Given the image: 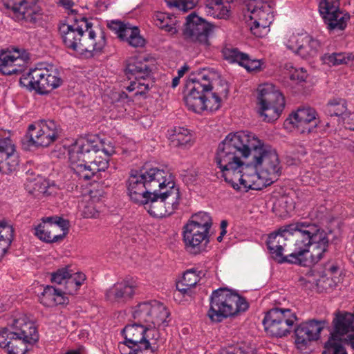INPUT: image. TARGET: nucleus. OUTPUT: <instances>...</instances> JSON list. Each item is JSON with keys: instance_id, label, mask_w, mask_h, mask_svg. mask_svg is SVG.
I'll return each instance as SVG.
<instances>
[{"instance_id": "0e129e2a", "label": "nucleus", "mask_w": 354, "mask_h": 354, "mask_svg": "<svg viewBox=\"0 0 354 354\" xmlns=\"http://www.w3.org/2000/svg\"><path fill=\"white\" fill-rule=\"evenodd\" d=\"M189 69V67L187 65L185 64L183 65L182 67H180L177 73H178V77H179L180 78H181L184 75L185 73L188 71Z\"/></svg>"}, {"instance_id": "f03ea898", "label": "nucleus", "mask_w": 354, "mask_h": 354, "mask_svg": "<svg viewBox=\"0 0 354 354\" xmlns=\"http://www.w3.org/2000/svg\"><path fill=\"white\" fill-rule=\"evenodd\" d=\"M330 232L307 222L286 225L271 233L267 240L272 257L280 263L309 266L328 252Z\"/></svg>"}, {"instance_id": "72a5a7b5", "label": "nucleus", "mask_w": 354, "mask_h": 354, "mask_svg": "<svg viewBox=\"0 0 354 354\" xmlns=\"http://www.w3.org/2000/svg\"><path fill=\"white\" fill-rule=\"evenodd\" d=\"M204 274L203 271L196 268L187 270L184 272L181 281L177 283V290L183 294L188 293L189 289L194 287Z\"/></svg>"}, {"instance_id": "2f4dec72", "label": "nucleus", "mask_w": 354, "mask_h": 354, "mask_svg": "<svg viewBox=\"0 0 354 354\" xmlns=\"http://www.w3.org/2000/svg\"><path fill=\"white\" fill-rule=\"evenodd\" d=\"M39 301L46 307H53L67 304L68 299L62 288L47 286L39 296Z\"/></svg>"}, {"instance_id": "603ef678", "label": "nucleus", "mask_w": 354, "mask_h": 354, "mask_svg": "<svg viewBox=\"0 0 354 354\" xmlns=\"http://www.w3.org/2000/svg\"><path fill=\"white\" fill-rule=\"evenodd\" d=\"M311 158H313V164L318 167H323L325 166L328 156L323 151L314 150L311 153Z\"/></svg>"}, {"instance_id": "bb28decb", "label": "nucleus", "mask_w": 354, "mask_h": 354, "mask_svg": "<svg viewBox=\"0 0 354 354\" xmlns=\"http://www.w3.org/2000/svg\"><path fill=\"white\" fill-rule=\"evenodd\" d=\"M287 120L301 133L312 132L319 122L317 111L311 107L298 109Z\"/></svg>"}, {"instance_id": "58836bf2", "label": "nucleus", "mask_w": 354, "mask_h": 354, "mask_svg": "<svg viewBox=\"0 0 354 354\" xmlns=\"http://www.w3.org/2000/svg\"><path fill=\"white\" fill-rule=\"evenodd\" d=\"M295 203L292 198L289 196H281L274 203L273 210L278 216L286 217L295 209Z\"/></svg>"}, {"instance_id": "423d86ee", "label": "nucleus", "mask_w": 354, "mask_h": 354, "mask_svg": "<svg viewBox=\"0 0 354 354\" xmlns=\"http://www.w3.org/2000/svg\"><path fill=\"white\" fill-rule=\"evenodd\" d=\"M173 176L165 169L143 167L133 170L127 181V191L131 200L139 204L151 192L173 186Z\"/></svg>"}, {"instance_id": "3c124183", "label": "nucleus", "mask_w": 354, "mask_h": 354, "mask_svg": "<svg viewBox=\"0 0 354 354\" xmlns=\"http://www.w3.org/2000/svg\"><path fill=\"white\" fill-rule=\"evenodd\" d=\"M223 0H206L205 5V12L214 17H216L218 9L222 3Z\"/></svg>"}, {"instance_id": "6e6552de", "label": "nucleus", "mask_w": 354, "mask_h": 354, "mask_svg": "<svg viewBox=\"0 0 354 354\" xmlns=\"http://www.w3.org/2000/svg\"><path fill=\"white\" fill-rule=\"evenodd\" d=\"M212 225V218L207 212H199L190 217L183 229V242L189 252L197 254L205 250Z\"/></svg>"}, {"instance_id": "bf43d9fd", "label": "nucleus", "mask_w": 354, "mask_h": 354, "mask_svg": "<svg viewBox=\"0 0 354 354\" xmlns=\"http://www.w3.org/2000/svg\"><path fill=\"white\" fill-rule=\"evenodd\" d=\"M66 354H87L84 347L80 346L75 349H71L66 353Z\"/></svg>"}, {"instance_id": "4be33fe9", "label": "nucleus", "mask_w": 354, "mask_h": 354, "mask_svg": "<svg viewBox=\"0 0 354 354\" xmlns=\"http://www.w3.org/2000/svg\"><path fill=\"white\" fill-rule=\"evenodd\" d=\"M319 12L329 30H344L350 16L339 10L337 0H320Z\"/></svg>"}, {"instance_id": "1a4fd4ad", "label": "nucleus", "mask_w": 354, "mask_h": 354, "mask_svg": "<svg viewBox=\"0 0 354 354\" xmlns=\"http://www.w3.org/2000/svg\"><path fill=\"white\" fill-rule=\"evenodd\" d=\"M334 332L324 344L322 354H347L342 339L354 351V314L339 313L333 320Z\"/></svg>"}, {"instance_id": "f8f14e48", "label": "nucleus", "mask_w": 354, "mask_h": 354, "mask_svg": "<svg viewBox=\"0 0 354 354\" xmlns=\"http://www.w3.org/2000/svg\"><path fill=\"white\" fill-rule=\"evenodd\" d=\"M257 92V113L266 122L277 120L285 106V100L282 93L271 83L260 84Z\"/></svg>"}, {"instance_id": "6e6d98bb", "label": "nucleus", "mask_w": 354, "mask_h": 354, "mask_svg": "<svg viewBox=\"0 0 354 354\" xmlns=\"http://www.w3.org/2000/svg\"><path fill=\"white\" fill-rule=\"evenodd\" d=\"M324 272L327 275L336 277L337 279L340 280L341 271L339 266L336 263H330L325 268Z\"/></svg>"}, {"instance_id": "7ed1b4c3", "label": "nucleus", "mask_w": 354, "mask_h": 354, "mask_svg": "<svg viewBox=\"0 0 354 354\" xmlns=\"http://www.w3.org/2000/svg\"><path fill=\"white\" fill-rule=\"evenodd\" d=\"M229 91L227 82L213 68H203L187 82L184 101L187 109L194 113L214 112L219 109L221 97Z\"/></svg>"}, {"instance_id": "e2e57ef3", "label": "nucleus", "mask_w": 354, "mask_h": 354, "mask_svg": "<svg viewBox=\"0 0 354 354\" xmlns=\"http://www.w3.org/2000/svg\"><path fill=\"white\" fill-rule=\"evenodd\" d=\"M221 354H245L241 348H234L233 349L223 352Z\"/></svg>"}, {"instance_id": "c85d7f7f", "label": "nucleus", "mask_w": 354, "mask_h": 354, "mask_svg": "<svg viewBox=\"0 0 354 354\" xmlns=\"http://www.w3.org/2000/svg\"><path fill=\"white\" fill-rule=\"evenodd\" d=\"M108 27L117 35L120 39L126 41L133 47H142L145 44V40L140 35L137 26L119 21H111L108 24Z\"/></svg>"}, {"instance_id": "ea45409f", "label": "nucleus", "mask_w": 354, "mask_h": 354, "mask_svg": "<svg viewBox=\"0 0 354 354\" xmlns=\"http://www.w3.org/2000/svg\"><path fill=\"white\" fill-rule=\"evenodd\" d=\"M306 32H295L286 35L284 44L288 49L297 55L304 42H307Z\"/></svg>"}, {"instance_id": "774afa93", "label": "nucleus", "mask_w": 354, "mask_h": 354, "mask_svg": "<svg viewBox=\"0 0 354 354\" xmlns=\"http://www.w3.org/2000/svg\"><path fill=\"white\" fill-rule=\"evenodd\" d=\"M180 79V78L178 76L173 78V80H172V87L173 88L176 87L179 84Z\"/></svg>"}, {"instance_id": "a19ab883", "label": "nucleus", "mask_w": 354, "mask_h": 354, "mask_svg": "<svg viewBox=\"0 0 354 354\" xmlns=\"http://www.w3.org/2000/svg\"><path fill=\"white\" fill-rule=\"evenodd\" d=\"M307 42H304L301 46L297 55L303 58L313 57L317 55L320 48L319 41L312 36L306 34Z\"/></svg>"}, {"instance_id": "de8ad7c7", "label": "nucleus", "mask_w": 354, "mask_h": 354, "mask_svg": "<svg viewBox=\"0 0 354 354\" xmlns=\"http://www.w3.org/2000/svg\"><path fill=\"white\" fill-rule=\"evenodd\" d=\"M72 270L68 266L59 268L51 274V281L54 283L63 285L64 286Z\"/></svg>"}, {"instance_id": "39448f33", "label": "nucleus", "mask_w": 354, "mask_h": 354, "mask_svg": "<svg viewBox=\"0 0 354 354\" xmlns=\"http://www.w3.org/2000/svg\"><path fill=\"white\" fill-rule=\"evenodd\" d=\"M38 339L33 319L23 313H15L0 330V347L8 354H25Z\"/></svg>"}, {"instance_id": "5701e85b", "label": "nucleus", "mask_w": 354, "mask_h": 354, "mask_svg": "<svg viewBox=\"0 0 354 354\" xmlns=\"http://www.w3.org/2000/svg\"><path fill=\"white\" fill-rule=\"evenodd\" d=\"M5 6L10 10L18 21L35 22L42 15L37 0H3Z\"/></svg>"}, {"instance_id": "2eb2a0df", "label": "nucleus", "mask_w": 354, "mask_h": 354, "mask_svg": "<svg viewBox=\"0 0 354 354\" xmlns=\"http://www.w3.org/2000/svg\"><path fill=\"white\" fill-rule=\"evenodd\" d=\"M141 323L127 325L122 330V335L133 346H139L144 352L152 354L160 340V332Z\"/></svg>"}, {"instance_id": "b1692460", "label": "nucleus", "mask_w": 354, "mask_h": 354, "mask_svg": "<svg viewBox=\"0 0 354 354\" xmlns=\"http://www.w3.org/2000/svg\"><path fill=\"white\" fill-rule=\"evenodd\" d=\"M10 136L9 131L0 129V172L2 174L11 173L19 164L15 145Z\"/></svg>"}, {"instance_id": "052dcab7", "label": "nucleus", "mask_w": 354, "mask_h": 354, "mask_svg": "<svg viewBox=\"0 0 354 354\" xmlns=\"http://www.w3.org/2000/svg\"><path fill=\"white\" fill-rule=\"evenodd\" d=\"M227 222L225 220H223L221 222V232L220 236H224L227 233Z\"/></svg>"}, {"instance_id": "4d7b16f0", "label": "nucleus", "mask_w": 354, "mask_h": 354, "mask_svg": "<svg viewBox=\"0 0 354 354\" xmlns=\"http://www.w3.org/2000/svg\"><path fill=\"white\" fill-rule=\"evenodd\" d=\"M230 6L228 3L222 1L221 6L218 9L215 18L225 19L230 16Z\"/></svg>"}, {"instance_id": "c756f323", "label": "nucleus", "mask_w": 354, "mask_h": 354, "mask_svg": "<svg viewBox=\"0 0 354 354\" xmlns=\"http://www.w3.org/2000/svg\"><path fill=\"white\" fill-rule=\"evenodd\" d=\"M248 20L273 21V8L270 3L263 0H248L245 1Z\"/></svg>"}, {"instance_id": "20e7f679", "label": "nucleus", "mask_w": 354, "mask_h": 354, "mask_svg": "<svg viewBox=\"0 0 354 354\" xmlns=\"http://www.w3.org/2000/svg\"><path fill=\"white\" fill-rule=\"evenodd\" d=\"M100 151L109 156L115 151L111 142L96 136L80 138L68 147L70 166L80 178L90 179L108 167V160L97 156Z\"/></svg>"}, {"instance_id": "aec40b11", "label": "nucleus", "mask_w": 354, "mask_h": 354, "mask_svg": "<svg viewBox=\"0 0 354 354\" xmlns=\"http://www.w3.org/2000/svg\"><path fill=\"white\" fill-rule=\"evenodd\" d=\"M86 27L87 19L84 17L75 19L71 23H61L59 26V32L64 45L77 55Z\"/></svg>"}, {"instance_id": "f704fd0d", "label": "nucleus", "mask_w": 354, "mask_h": 354, "mask_svg": "<svg viewBox=\"0 0 354 354\" xmlns=\"http://www.w3.org/2000/svg\"><path fill=\"white\" fill-rule=\"evenodd\" d=\"M14 239V228L8 221H0V261L10 248Z\"/></svg>"}, {"instance_id": "69168bd1", "label": "nucleus", "mask_w": 354, "mask_h": 354, "mask_svg": "<svg viewBox=\"0 0 354 354\" xmlns=\"http://www.w3.org/2000/svg\"><path fill=\"white\" fill-rule=\"evenodd\" d=\"M59 3L66 8H70L73 5V3L71 0H59Z\"/></svg>"}, {"instance_id": "c9c22d12", "label": "nucleus", "mask_w": 354, "mask_h": 354, "mask_svg": "<svg viewBox=\"0 0 354 354\" xmlns=\"http://www.w3.org/2000/svg\"><path fill=\"white\" fill-rule=\"evenodd\" d=\"M153 21L156 26L169 32L170 35H175L178 32L176 28V19L173 15L157 12L153 16Z\"/></svg>"}, {"instance_id": "9b49d317", "label": "nucleus", "mask_w": 354, "mask_h": 354, "mask_svg": "<svg viewBox=\"0 0 354 354\" xmlns=\"http://www.w3.org/2000/svg\"><path fill=\"white\" fill-rule=\"evenodd\" d=\"M20 84L30 91H35L40 95H46L59 87L62 84V79L57 68L49 65L30 69L20 78Z\"/></svg>"}, {"instance_id": "338daca9", "label": "nucleus", "mask_w": 354, "mask_h": 354, "mask_svg": "<svg viewBox=\"0 0 354 354\" xmlns=\"http://www.w3.org/2000/svg\"><path fill=\"white\" fill-rule=\"evenodd\" d=\"M165 2L169 7H176L178 3V0H165Z\"/></svg>"}, {"instance_id": "a878e982", "label": "nucleus", "mask_w": 354, "mask_h": 354, "mask_svg": "<svg viewBox=\"0 0 354 354\" xmlns=\"http://www.w3.org/2000/svg\"><path fill=\"white\" fill-rule=\"evenodd\" d=\"M29 59L24 50L12 49L0 53V72L4 75L16 74L23 71Z\"/></svg>"}, {"instance_id": "c03bdc74", "label": "nucleus", "mask_w": 354, "mask_h": 354, "mask_svg": "<svg viewBox=\"0 0 354 354\" xmlns=\"http://www.w3.org/2000/svg\"><path fill=\"white\" fill-rule=\"evenodd\" d=\"M285 68L292 81L304 82L309 77V73L304 67H294L291 64H287Z\"/></svg>"}, {"instance_id": "4c0bfd02", "label": "nucleus", "mask_w": 354, "mask_h": 354, "mask_svg": "<svg viewBox=\"0 0 354 354\" xmlns=\"http://www.w3.org/2000/svg\"><path fill=\"white\" fill-rule=\"evenodd\" d=\"M86 281V275L82 272H71L62 290L66 296L67 295H75L80 289V286Z\"/></svg>"}, {"instance_id": "a211bd4d", "label": "nucleus", "mask_w": 354, "mask_h": 354, "mask_svg": "<svg viewBox=\"0 0 354 354\" xmlns=\"http://www.w3.org/2000/svg\"><path fill=\"white\" fill-rule=\"evenodd\" d=\"M86 28L82 39L79 55L91 57L102 52L106 39L104 30L98 26H93L88 19Z\"/></svg>"}, {"instance_id": "8fccbe9b", "label": "nucleus", "mask_w": 354, "mask_h": 354, "mask_svg": "<svg viewBox=\"0 0 354 354\" xmlns=\"http://www.w3.org/2000/svg\"><path fill=\"white\" fill-rule=\"evenodd\" d=\"M264 62L261 59H251L245 55L241 66L248 71H259L262 68Z\"/></svg>"}, {"instance_id": "79ce46f5", "label": "nucleus", "mask_w": 354, "mask_h": 354, "mask_svg": "<svg viewBox=\"0 0 354 354\" xmlns=\"http://www.w3.org/2000/svg\"><path fill=\"white\" fill-rule=\"evenodd\" d=\"M272 21L248 20L250 32L256 37L262 38L268 35L270 31V24Z\"/></svg>"}, {"instance_id": "864d4df0", "label": "nucleus", "mask_w": 354, "mask_h": 354, "mask_svg": "<svg viewBox=\"0 0 354 354\" xmlns=\"http://www.w3.org/2000/svg\"><path fill=\"white\" fill-rule=\"evenodd\" d=\"M301 180L305 185H313L317 182V175L310 171H304L301 174Z\"/></svg>"}, {"instance_id": "09e8293b", "label": "nucleus", "mask_w": 354, "mask_h": 354, "mask_svg": "<svg viewBox=\"0 0 354 354\" xmlns=\"http://www.w3.org/2000/svg\"><path fill=\"white\" fill-rule=\"evenodd\" d=\"M118 349L121 354H151L149 352H144L143 349L139 346H133V344L127 342L125 339L123 342H120Z\"/></svg>"}, {"instance_id": "9d476101", "label": "nucleus", "mask_w": 354, "mask_h": 354, "mask_svg": "<svg viewBox=\"0 0 354 354\" xmlns=\"http://www.w3.org/2000/svg\"><path fill=\"white\" fill-rule=\"evenodd\" d=\"M172 187H163L162 189L151 192L138 205H142L153 217L162 218L171 214L179 205L180 194L178 188L175 186L173 179Z\"/></svg>"}, {"instance_id": "4468645a", "label": "nucleus", "mask_w": 354, "mask_h": 354, "mask_svg": "<svg viewBox=\"0 0 354 354\" xmlns=\"http://www.w3.org/2000/svg\"><path fill=\"white\" fill-rule=\"evenodd\" d=\"M125 73L130 80L127 88L129 92L135 91V95H145L152 86L151 69L147 60L142 56H133L127 59Z\"/></svg>"}, {"instance_id": "cd10ccee", "label": "nucleus", "mask_w": 354, "mask_h": 354, "mask_svg": "<svg viewBox=\"0 0 354 354\" xmlns=\"http://www.w3.org/2000/svg\"><path fill=\"white\" fill-rule=\"evenodd\" d=\"M91 187L88 194H84V200L79 205V208L84 217L94 218L100 214L104 190L99 183H94Z\"/></svg>"}, {"instance_id": "680f3d73", "label": "nucleus", "mask_w": 354, "mask_h": 354, "mask_svg": "<svg viewBox=\"0 0 354 354\" xmlns=\"http://www.w3.org/2000/svg\"><path fill=\"white\" fill-rule=\"evenodd\" d=\"M227 222L225 220H223L221 222V232L220 236H224L227 233Z\"/></svg>"}, {"instance_id": "f3484780", "label": "nucleus", "mask_w": 354, "mask_h": 354, "mask_svg": "<svg viewBox=\"0 0 354 354\" xmlns=\"http://www.w3.org/2000/svg\"><path fill=\"white\" fill-rule=\"evenodd\" d=\"M59 135L57 124L53 120H39L30 124L27 136L31 145L48 147L54 142Z\"/></svg>"}, {"instance_id": "7c9ffc66", "label": "nucleus", "mask_w": 354, "mask_h": 354, "mask_svg": "<svg viewBox=\"0 0 354 354\" xmlns=\"http://www.w3.org/2000/svg\"><path fill=\"white\" fill-rule=\"evenodd\" d=\"M135 294V286L129 281L113 284L105 292L106 299L111 303H124L132 299Z\"/></svg>"}, {"instance_id": "393cba45", "label": "nucleus", "mask_w": 354, "mask_h": 354, "mask_svg": "<svg viewBox=\"0 0 354 354\" xmlns=\"http://www.w3.org/2000/svg\"><path fill=\"white\" fill-rule=\"evenodd\" d=\"M209 24L192 13L187 17L183 35L186 39L207 46L209 45Z\"/></svg>"}, {"instance_id": "dca6fc26", "label": "nucleus", "mask_w": 354, "mask_h": 354, "mask_svg": "<svg viewBox=\"0 0 354 354\" xmlns=\"http://www.w3.org/2000/svg\"><path fill=\"white\" fill-rule=\"evenodd\" d=\"M296 320L297 317L291 310L275 308L266 313L263 324L268 335L283 337L290 332Z\"/></svg>"}, {"instance_id": "e433bc0d", "label": "nucleus", "mask_w": 354, "mask_h": 354, "mask_svg": "<svg viewBox=\"0 0 354 354\" xmlns=\"http://www.w3.org/2000/svg\"><path fill=\"white\" fill-rule=\"evenodd\" d=\"M322 62L329 66L347 65L354 60V55L351 53H326L321 57Z\"/></svg>"}, {"instance_id": "f257e3e1", "label": "nucleus", "mask_w": 354, "mask_h": 354, "mask_svg": "<svg viewBox=\"0 0 354 354\" xmlns=\"http://www.w3.org/2000/svg\"><path fill=\"white\" fill-rule=\"evenodd\" d=\"M214 161L225 180L243 192L271 185L281 169L275 149L248 131L227 134L218 146Z\"/></svg>"}, {"instance_id": "ddd939ff", "label": "nucleus", "mask_w": 354, "mask_h": 354, "mask_svg": "<svg viewBox=\"0 0 354 354\" xmlns=\"http://www.w3.org/2000/svg\"><path fill=\"white\" fill-rule=\"evenodd\" d=\"M131 314L134 319L159 331L167 326L169 322L167 308L162 303L155 299L138 303L132 308Z\"/></svg>"}, {"instance_id": "a18cd8bd", "label": "nucleus", "mask_w": 354, "mask_h": 354, "mask_svg": "<svg viewBox=\"0 0 354 354\" xmlns=\"http://www.w3.org/2000/svg\"><path fill=\"white\" fill-rule=\"evenodd\" d=\"M340 281L336 277L327 275L324 272L319 278L317 280V286L320 291H328L333 289Z\"/></svg>"}, {"instance_id": "412c9836", "label": "nucleus", "mask_w": 354, "mask_h": 354, "mask_svg": "<svg viewBox=\"0 0 354 354\" xmlns=\"http://www.w3.org/2000/svg\"><path fill=\"white\" fill-rule=\"evenodd\" d=\"M324 323L315 320L300 324L295 329V346L302 353H309L313 341L319 339Z\"/></svg>"}, {"instance_id": "6ab92c4d", "label": "nucleus", "mask_w": 354, "mask_h": 354, "mask_svg": "<svg viewBox=\"0 0 354 354\" xmlns=\"http://www.w3.org/2000/svg\"><path fill=\"white\" fill-rule=\"evenodd\" d=\"M68 226V221L65 219L48 217L35 227V234L45 242H57L66 236Z\"/></svg>"}, {"instance_id": "473e14b6", "label": "nucleus", "mask_w": 354, "mask_h": 354, "mask_svg": "<svg viewBox=\"0 0 354 354\" xmlns=\"http://www.w3.org/2000/svg\"><path fill=\"white\" fill-rule=\"evenodd\" d=\"M170 145L176 147H188L193 143L192 133L184 127H177L171 129L168 133Z\"/></svg>"}, {"instance_id": "5fc2aeb1", "label": "nucleus", "mask_w": 354, "mask_h": 354, "mask_svg": "<svg viewBox=\"0 0 354 354\" xmlns=\"http://www.w3.org/2000/svg\"><path fill=\"white\" fill-rule=\"evenodd\" d=\"M198 3L197 0H178L177 8L184 12L193 9Z\"/></svg>"}, {"instance_id": "0eeeda50", "label": "nucleus", "mask_w": 354, "mask_h": 354, "mask_svg": "<svg viewBox=\"0 0 354 354\" xmlns=\"http://www.w3.org/2000/svg\"><path fill=\"white\" fill-rule=\"evenodd\" d=\"M248 308L246 300L238 293L227 289L218 288L209 297V308L207 316L212 322L218 323Z\"/></svg>"}, {"instance_id": "37998d69", "label": "nucleus", "mask_w": 354, "mask_h": 354, "mask_svg": "<svg viewBox=\"0 0 354 354\" xmlns=\"http://www.w3.org/2000/svg\"><path fill=\"white\" fill-rule=\"evenodd\" d=\"M347 109L346 102L344 100H333L328 103L326 111L330 115H335L343 118L348 113H346Z\"/></svg>"}, {"instance_id": "13d9d810", "label": "nucleus", "mask_w": 354, "mask_h": 354, "mask_svg": "<svg viewBox=\"0 0 354 354\" xmlns=\"http://www.w3.org/2000/svg\"><path fill=\"white\" fill-rule=\"evenodd\" d=\"M343 124L346 129L354 131V112L348 113L343 118Z\"/></svg>"}, {"instance_id": "49530a36", "label": "nucleus", "mask_w": 354, "mask_h": 354, "mask_svg": "<svg viewBox=\"0 0 354 354\" xmlns=\"http://www.w3.org/2000/svg\"><path fill=\"white\" fill-rule=\"evenodd\" d=\"M223 55L229 62L238 63L241 66L246 54L241 53L236 48H225L223 50Z\"/></svg>"}]
</instances>
